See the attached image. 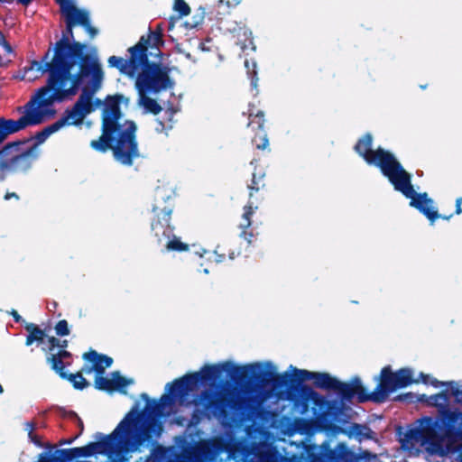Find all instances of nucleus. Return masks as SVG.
Wrapping results in <instances>:
<instances>
[{
  "label": "nucleus",
  "instance_id": "1",
  "mask_svg": "<svg viewBox=\"0 0 462 462\" xmlns=\"http://www.w3.org/2000/svg\"><path fill=\"white\" fill-rule=\"evenodd\" d=\"M86 46L79 42H69L63 36L56 42L51 60L35 62L38 70L48 74L46 86L37 91L43 121L53 116V105L74 96L80 86L81 94L71 108L57 120L64 125H79L93 111L92 99L101 88L104 72L97 57L85 54Z\"/></svg>",
  "mask_w": 462,
  "mask_h": 462
},
{
  "label": "nucleus",
  "instance_id": "2",
  "mask_svg": "<svg viewBox=\"0 0 462 462\" xmlns=\"http://www.w3.org/2000/svg\"><path fill=\"white\" fill-rule=\"evenodd\" d=\"M293 374H282L267 369L262 363H253L244 365H235L226 361L215 365H205L198 372L188 373L166 384V393L159 400H153L146 395V441L152 433H162V429L158 425L155 431L152 416L162 418L169 415L174 406L190 403L189 395L200 385L219 378L226 373L231 380L245 389H272L286 393V399L292 402L291 393H298V387L305 385L304 382L312 381L305 378V373H313L305 369L293 367Z\"/></svg>",
  "mask_w": 462,
  "mask_h": 462
},
{
  "label": "nucleus",
  "instance_id": "3",
  "mask_svg": "<svg viewBox=\"0 0 462 462\" xmlns=\"http://www.w3.org/2000/svg\"><path fill=\"white\" fill-rule=\"evenodd\" d=\"M418 401L437 408L435 417L420 418L417 427L409 429L405 439L420 446L432 454H443L459 441L462 433V381H448L440 393L419 396Z\"/></svg>",
  "mask_w": 462,
  "mask_h": 462
},
{
  "label": "nucleus",
  "instance_id": "4",
  "mask_svg": "<svg viewBox=\"0 0 462 462\" xmlns=\"http://www.w3.org/2000/svg\"><path fill=\"white\" fill-rule=\"evenodd\" d=\"M372 147L373 135L366 133L357 140L354 150L368 165L377 167L396 191L410 199V207L425 216L431 225L439 218L449 220L452 217L453 214L440 215L434 207V200L427 192L415 191L411 183V174L403 168L393 152L382 147L375 150Z\"/></svg>",
  "mask_w": 462,
  "mask_h": 462
},
{
  "label": "nucleus",
  "instance_id": "5",
  "mask_svg": "<svg viewBox=\"0 0 462 462\" xmlns=\"http://www.w3.org/2000/svg\"><path fill=\"white\" fill-rule=\"evenodd\" d=\"M99 437L102 439L100 441L60 450V458L66 462L76 457L103 454L107 457V462H125V456L138 450L144 442V409L134 406L111 434H99Z\"/></svg>",
  "mask_w": 462,
  "mask_h": 462
},
{
  "label": "nucleus",
  "instance_id": "6",
  "mask_svg": "<svg viewBox=\"0 0 462 462\" xmlns=\"http://www.w3.org/2000/svg\"><path fill=\"white\" fill-rule=\"evenodd\" d=\"M122 96H108L102 112V135L93 140L91 147L99 152L113 151L115 159L130 166L140 153L136 141V125L131 120H124L120 109Z\"/></svg>",
  "mask_w": 462,
  "mask_h": 462
},
{
  "label": "nucleus",
  "instance_id": "7",
  "mask_svg": "<svg viewBox=\"0 0 462 462\" xmlns=\"http://www.w3.org/2000/svg\"><path fill=\"white\" fill-rule=\"evenodd\" d=\"M211 389L203 390L195 402L208 418L229 420L233 416H247L255 410V400L238 392L229 382L218 383L214 388L217 390Z\"/></svg>",
  "mask_w": 462,
  "mask_h": 462
},
{
  "label": "nucleus",
  "instance_id": "8",
  "mask_svg": "<svg viewBox=\"0 0 462 462\" xmlns=\"http://www.w3.org/2000/svg\"><path fill=\"white\" fill-rule=\"evenodd\" d=\"M162 204V207L155 204L152 208L154 217L151 223V245L162 253L188 251L189 245L173 234L174 227L171 226L173 206L168 200Z\"/></svg>",
  "mask_w": 462,
  "mask_h": 462
},
{
  "label": "nucleus",
  "instance_id": "9",
  "mask_svg": "<svg viewBox=\"0 0 462 462\" xmlns=\"http://www.w3.org/2000/svg\"><path fill=\"white\" fill-rule=\"evenodd\" d=\"M305 378L312 379L316 388L334 391L342 402H350L355 396L361 403L374 402L373 392L367 393L358 376L353 377L349 382H341L337 377L326 372L305 373Z\"/></svg>",
  "mask_w": 462,
  "mask_h": 462
},
{
  "label": "nucleus",
  "instance_id": "10",
  "mask_svg": "<svg viewBox=\"0 0 462 462\" xmlns=\"http://www.w3.org/2000/svg\"><path fill=\"white\" fill-rule=\"evenodd\" d=\"M298 393H291L292 396V403L296 410L301 414L306 413L310 404H312L313 413L316 416L323 419L330 418L335 421L346 423V420H340V415L343 412V407L341 404L336 402L328 400L325 396L319 393L312 387L305 384L301 387L297 388Z\"/></svg>",
  "mask_w": 462,
  "mask_h": 462
},
{
  "label": "nucleus",
  "instance_id": "11",
  "mask_svg": "<svg viewBox=\"0 0 462 462\" xmlns=\"http://www.w3.org/2000/svg\"><path fill=\"white\" fill-rule=\"evenodd\" d=\"M129 58L111 56L108 65L116 68L121 73L130 78L136 76L135 87L138 91V103L144 106V35H142L136 45L128 49Z\"/></svg>",
  "mask_w": 462,
  "mask_h": 462
},
{
  "label": "nucleus",
  "instance_id": "12",
  "mask_svg": "<svg viewBox=\"0 0 462 462\" xmlns=\"http://www.w3.org/2000/svg\"><path fill=\"white\" fill-rule=\"evenodd\" d=\"M419 381L413 379V373L411 368L404 367L393 372L390 365L382 368L379 376V383L373 391L375 403L384 402L389 394L398 389L405 388Z\"/></svg>",
  "mask_w": 462,
  "mask_h": 462
},
{
  "label": "nucleus",
  "instance_id": "13",
  "mask_svg": "<svg viewBox=\"0 0 462 462\" xmlns=\"http://www.w3.org/2000/svg\"><path fill=\"white\" fill-rule=\"evenodd\" d=\"M23 116L17 119L0 118V143H2L8 135L17 133L28 126L37 125L43 122V113L41 111L40 102L35 97L18 108Z\"/></svg>",
  "mask_w": 462,
  "mask_h": 462
},
{
  "label": "nucleus",
  "instance_id": "14",
  "mask_svg": "<svg viewBox=\"0 0 462 462\" xmlns=\"http://www.w3.org/2000/svg\"><path fill=\"white\" fill-rule=\"evenodd\" d=\"M171 68L164 62V55L151 56L146 53V93H159L171 89Z\"/></svg>",
  "mask_w": 462,
  "mask_h": 462
},
{
  "label": "nucleus",
  "instance_id": "15",
  "mask_svg": "<svg viewBox=\"0 0 462 462\" xmlns=\"http://www.w3.org/2000/svg\"><path fill=\"white\" fill-rule=\"evenodd\" d=\"M23 142H13L0 150V179L8 172L23 171L30 167L32 152L23 150Z\"/></svg>",
  "mask_w": 462,
  "mask_h": 462
},
{
  "label": "nucleus",
  "instance_id": "16",
  "mask_svg": "<svg viewBox=\"0 0 462 462\" xmlns=\"http://www.w3.org/2000/svg\"><path fill=\"white\" fill-rule=\"evenodd\" d=\"M242 444L224 437H215L200 442L194 449V457L200 462H216L223 453L234 454Z\"/></svg>",
  "mask_w": 462,
  "mask_h": 462
},
{
  "label": "nucleus",
  "instance_id": "17",
  "mask_svg": "<svg viewBox=\"0 0 462 462\" xmlns=\"http://www.w3.org/2000/svg\"><path fill=\"white\" fill-rule=\"evenodd\" d=\"M247 116V127L254 133L251 142L257 150L264 151L269 149V139L265 129L264 112L258 109L254 104H249L247 112L243 116Z\"/></svg>",
  "mask_w": 462,
  "mask_h": 462
},
{
  "label": "nucleus",
  "instance_id": "18",
  "mask_svg": "<svg viewBox=\"0 0 462 462\" xmlns=\"http://www.w3.org/2000/svg\"><path fill=\"white\" fill-rule=\"evenodd\" d=\"M48 361L51 363L52 369L55 370L60 377L71 382L76 389L82 390L88 385V383L81 373L67 374L64 371L65 367L71 364V354L69 352L60 350L58 354H53L48 357Z\"/></svg>",
  "mask_w": 462,
  "mask_h": 462
},
{
  "label": "nucleus",
  "instance_id": "19",
  "mask_svg": "<svg viewBox=\"0 0 462 462\" xmlns=\"http://www.w3.org/2000/svg\"><path fill=\"white\" fill-rule=\"evenodd\" d=\"M60 5V13L66 21L67 32L73 40L72 28L77 25L83 26L89 20L88 11L78 9L71 0H55Z\"/></svg>",
  "mask_w": 462,
  "mask_h": 462
},
{
  "label": "nucleus",
  "instance_id": "20",
  "mask_svg": "<svg viewBox=\"0 0 462 462\" xmlns=\"http://www.w3.org/2000/svg\"><path fill=\"white\" fill-rule=\"evenodd\" d=\"M83 358L89 363L86 364L82 371L86 374L95 372L97 375L103 374L105 370L112 365L113 359L105 355H99L96 351H90L83 355Z\"/></svg>",
  "mask_w": 462,
  "mask_h": 462
},
{
  "label": "nucleus",
  "instance_id": "21",
  "mask_svg": "<svg viewBox=\"0 0 462 462\" xmlns=\"http://www.w3.org/2000/svg\"><path fill=\"white\" fill-rule=\"evenodd\" d=\"M163 30L164 27L162 23H157L153 29L149 27L146 34V53H149V55H164L161 50L165 44L163 40Z\"/></svg>",
  "mask_w": 462,
  "mask_h": 462
},
{
  "label": "nucleus",
  "instance_id": "22",
  "mask_svg": "<svg viewBox=\"0 0 462 462\" xmlns=\"http://www.w3.org/2000/svg\"><path fill=\"white\" fill-rule=\"evenodd\" d=\"M127 384L126 379L122 377L118 372L111 373L106 376H103V374L97 375L95 380L96 388L109 393L122 391Z\"/></svg>",
  "mask_w": 462,
  "mask_h": 462
},
{
  "label": "nucleus",
  "instance_id": "23",
  "mask_svg": "<svg viewBox=\"0 0 462 462\" xmlns=\"http://www.w3.org/2000/svg\"><path fill=\"white\" fill-rule=\"evenodd\" d=\"M257 203L254 199H248L247 204L244 207L242 214V222L239 224L241 229L240 236L251 243L253 233L248 232L247 229L252 226V216L254 214L255 209L258 208Z\"/></svg>",
  "mask_w": 462,
  "mask_h": 462
},
{
  "label": "nucleus",
  "instance_id": "24",
  "mask_svg": "<svg viewBox=\"0 0 462 462\" xmlns=\"http://www.w3.org/2000/svg\"><path fill=\"white\" fill-rule=\"evenodd\" d=\"M265 174L263 172L254 171L252 175L251 182L247 185L249 190L248 199L260 202L264 198L266 184L264 181Z\"/></svg>",
  "mask_w": 462,
  "mask_h": 462
},
{
  "label": "nucleus",
  "instance_id": "25",
  "mask_svg": "<svg viewBox=\"0 0 462 462\" xmlns=\"http://www.w3.org/2000/svg\"><path fill=\"white\" fill-rule=\"evenodd\" d=\"M244 462H270L271 454L258 445L242 447Z\"/></svg>",
  "mask_w": 462,
  "mask_h": 462
},
{
  "label": "nucleus",
  "instance_id": "26",
  "mask_svg": "<svg viewBox=\"0 0 462 462\" xmlns=\"http://www.w3.org/2000/svg\"><path fill=\"white\" fill-rule=\"evenodd\" d=\"M172 11L176 14L171 15L169 18L168 31L173 30L176 23L179 20L182 19L183 17L188 16L191 12V8L185 0H174L173 4H172Z\"/></svg>",
  "mask_w": 462,
  "mask_h": 462
},
{
  "label": "nucleus",
  "instance_id": "27",
  "mask_svg": "<svg viewBox=\"0 0 462 462\" xmlns=\"http://www.w3.org/2000/svg\"><path fill=\"white\" fill-rule=\"evenodd\" d=\"M335 431L341 432L348 437H356V438H364V439H371L372 438V430L367 426L364 424L359 423H352L348 429H343L340 427H334L333 428Z\"/></svg>",
  "mask_w": 462,
  "mask_h": 462
},
{
  "label": "nucleus",
  "instance_id": "28",
  "mask_svg": "<svg viewBox=\"0 0 462 462\" xmlns=\"http://www.w3.org/2000/svg\"><path fill=\"white\" fill-rule=\"evenodd\" d=\"M25 329L28 332L26 337V346H31L33 342L42 343L45 337V333L37 325L33 323H27Z\"/></svg>",
  "mask_w": 462,
  "mask_h": 462
},
{
  "label": "nucleus",
  "instance_id": "29",
  "mask_svg": "<svg viewBox=\"0 0 462 462\" xmlns=\"http://www.w3.org/2000/svg\"><path fill=\"white\" fill-rule=\"evenodd\" d=\"M207 15V8L199 5L196 10L189 21L185 22L187 29H195L200 27L205 21Z\"/></svg>",
  "mask_w": 462,
  "mask_h": 462
},
{
  "label": "nucleus",
  "instance_id": "30",
  "mask_svg": "<svg viewBox=\"0 0 462 462\" xmlns=\"http://www.w3.org/2000/svg\"><path fill=\"white\" fill-rule=\"evenodd\" d=\"M338 448H330L328 446H324V457L325 462H341L343 459V451L346 449V446L343 443L337 445Z\"/></svg>",
  "mask_w": 462,
  "mask_h": 462
},
{
  "label": "nucleus",
  "instance_id": "31",
  "mask_svg": "<svg viewBox=\"0 0 462 462\" xmlns=\"http://www.w3.org/2000/svg\"><path fill=\"white\" fill-rule=\"evenodd\" d=\"M40 427H44L43 423H40L34 420L27 421L24 424V429L28 432V438L32 443L39 448L43 447V443L41 441L39 436L34 433V430Z\"/></svg>",
  "mask_w": 462,
  "mask_h": 462
},
{
  "label": "nucleus",
  "instance_id": "32",
  "mask_svg": "<svg viewBox=\"0 0 462 462\" xmlns=\"http://www.w3.org/2000/svg\"><path fill=\"white\" fill-rule=\"evenodd\" d=\"M305 462H325L323 447H308L306 449Z\"/></svg>",
  "mask_w": 462,
  "mask_h": 462
},
{
  "label": "nucleus",
  "instance_id": "33",
  "mask_svg": "<svg viewBox=\"0 0 462 462\" xmlns=\"http://www.w3.org/2000/svg\"><path fill=\"white\" fill-rule=\"evenodd\" d=\"M60 129V124L58 122H54L53 124L48 125L42 131L38 132L35 135V140L38 143H43L51 134L57 132Z\"/></svg>",
  "mask_w": 462,
  "mask_h": 462
},
{
  "label": "nucleus",
  "instance_id": "34",
  "mask_svg": "<svg viewBox=\"0 0 462 462\" xmlns=\"http://www.w3.org/2000/svg\"><path fill=\"white\" fill-rule=\"evenodd\" d=\"M64 417L70 420L71 422H73L74 424H76L79 429V432L78 435H76L73 439H70L69 440H65L63 443H71L76 438H78L79 435H80L82 432H83V430H84V425H83V421L81 420V419L78 416V414L72 411H67L64 413Z\"/></svg>",
  "mask_w": 462,
  "mask_h": 462
},
{
  "label": "nucleus",
  "instance_id": "35",
  "mask_svg": "<svg viewBox=\"0 0 462 462\" xmlns=\"http://www.w3.org/2000/svg\"><path fill=\"white\" fill-rule=\"evenodd\" d=\"M161 110L162 106L155 99L146 97V113L157 115Z\"/></svg>",
  "mask_w": 462,
  "mask_h": 462
},
{
  "label": "nucleus",
  "instance_id": "36",
  "mask_svg": "<svg viewBox=\"0 0 462 462\" xmlns=\"http://www.w3.org/2000/svg\"><path fill=\"white\" fill-rule=\"evenodd\" d=\"M55 331L58 336H67L69 334V325L65 319L60 320L55 326Z\"/></svg>",
  "mask_w": 462,
  "mask_h": 462
},
{
  "label": "nucleus",
  "instance_id": "37",
  "mask_svg": "<svg viewBox=\"0 0 462 462\" xmlns=\"http://www.w3.org/2000/svg\"><path fill=\"white\" fill-rule=\"evenodd\" d=\"M48 342L50 345V350H53L55 347H59V348H61V350H64V348H66L68 346L67 340H65V339L62 340V345H60V339H58L54 337H49Z\"/></svg>",
  "mask_w": 462,
  "mask_h": 462
},
{
  "label": "nucleus",
  "instance_id": "38",
  "mask_svg": "<svg viewBox=\"0 0 462 462\" xmlns=\"http://www.w3.org/2000/svg\"><path fill=\"white\" fill-rule=\"evenodd\" d=\"M0 47L3 48L4 54L9 55L13 52L12 46L5 41V38L3 34V32L0 31Z\"/></svg>",
  "mask_w": 462,
  "mask_h": 462
},
{
  "label": "nucleus",
  "instance_id": "39",
  "mask_svg": "<svg viewBox=\"0 0 462 462\" xmlns=\"http://www.w3.org/2000/svg\"><path fill=\"white\" fill-rule=\"evenodd\" d=\"M14 56V51L9 55H5L3 51V48L0 47V65L5 66L12 61V57Z\"/></svg>",
  "mask_w": 462,
  "mask_h": 462
},
{
  "label": "nucleus",
  "instance_id": "40",
  "mask_svg": "<svg viewBox=\"0 0 462 462\" xmlns=\"http://www.w3.org/2000/svg\"><path fill=\"white\" fill-rule=\"evenodd\" d=\"M216 261L217 263H221L226 259V254L223 252V248L220 245H217L215 249Z\"/></svg>",
  "mask_w": 462,
  "mask_h": 462
},
{
  "label": "nucleus",
  "instance_id": "41",
  "mask_svg": "<svg viewBox=\"0 0 462 462\" xmlns=\"http://www.w3.org/2000/svg\"><path fill=\"white\" fill-rule=\"evenodd\" d=\"M82 27L92 38L97 34V30L90 24V19L87 22V24H84Z\"/></svg>",
  "mask_w": 462,
  "mask_h": 462
},
{
  "label": "nucleus",
  "instance_id": "42",
  "mask_svg": "<svg viewBox=\"0 0 462 462\" xmlns=\"http://www.w3.org/2000/svg\"><path fill=\"white\" fill-rule=\"evenodd\" d=\"M433 387L435 388H439V387H444V389H447V383H448V381L447 382H442V381H439L438 379L436 378H433L430 381V383Z\"/></svg>",
  "mask_w": 462,
  "mask_h": 462
},
{
  "label": "nucleus",
  "instance_id": "43",
  "mask_svg": "<svg viewBox=\"0 0 462 462\" xmlns=\"http://www.w3.org/2000/svg\"><path fill=\"white\" fill-rule=\"evenodd\" d=\"M241 0H219L218 1V6H220L222 4L226 3L227 7H236L240 4Z\"/></svg>",
  "mask_w": 462,
  "mask_h": 462
},
{
  "label": "nucleus",
  "instance_id": "44",
  "mask_svg": "<svg viewBox=\"0 0 462 462\" xmlns=\"http://www.w3.org/2000/svg\"><path fill=\"white\" fill-rule=\"evenodd\" d=\"M461 205H462V197H458L456 199V210H455L456 215H460L462 213Z\"/></svg>",
  "mask_w": 462,
  "mask_h": 462
},
{
  "label": "nucleus",
  "instance_id": "45",
  "mask_svg": "<svg viewBox=\"0 0 462 462\" xmlns=\"http://www.w3.org/2000/svg\"><path fill=\"white\" fill-rule=\"evenodd\" d=\"M11 315L14 317V319L16 323H21L24 321L23 318L18 314V312L14 310L11 311Z\"/></svg>",
  "mask_w": 462,
  "mask_h": 462
},
{
  "label": "nucleus",
  "instance_id": "46",
  "mask_svg": "<svg viewBox=\"0 0 462 462\" xmlns=\"http://www.w3.org/2000/svg\"><path fill=\"white\" fill-rule=\"evenodd\" d=\"M420 378H421V381H422L423 383L427 384V383H430V381H429L430 376L428 374L420 373Z\"/></svg>",
  "mask_w": 462,
  "mask_h": 462
},
{
  "label": "nucleus",
  "instance_id": "47",
  "mask_svg": "<svg viewBox=\"0 0 462 462\" xmlns=\"http://www.w3.org/2000/svg\"><path fill=\"white\" fill-rule=\"evenodd\" d=\"M408 396H411V393H407V394H400L396 397V400H399V401H403L405 400Z\"/></svg>",
  "mask_w": 462,
  "mask_h": 462
},
{
  "label": "nucleus",
  "instance_id": "48",
  "mask_svg": "<svg viewBox=\"0 0 462 462\" xmlns=\"http://www.w3.org/2000/svg\"><path fill=\"white\" fill-rule=\"evenodd\" d=\"M23 5H28L32 0H17Z\"/></svg>",
  "mask_w": 462,
  "mask_h": 462
},
{
  "label": "nucleus",
  "instance_id": "49",
  "mask_svg": "<svg viewBox=\"0 0 462 462\" xmlns=\"http://www.w3.org/2000/svg\"><path fill=\"white\" fill-rule=\"evenodd\" d=\"M18 198V196L15 194V193H7L5 196V199H9L10 198Z\"/></svg>",
  "mask_w": 462,
  "mask_h": 462
},
{
  "label": "nucleus",
  "instance_id": "50",
  "mask_svg": "<svg viewBox=\"0 0 462 462\" xmlns=\"http://www.w3.org/2000/svg\"><path fill=\"white\" fill-rule=\"evenodd\" d=\"M235 257H236V255H235V252H234V251L229 252V254H228V258H229L230 260H233V259H235Z\"/></svg>",
  "mask_w": 462,
  "mask_h": 462
},
{
  "label": "nucleus",
  "instance_id": "51",
  "mask_svg": "<svg viewBox=\"0 0 462 462\" xmlns=\"http://www.w3.org/2000/svg\"><path fill=\"white\" fill-rule=\"evenodd\" d=\"M170 462H183V461L181 459H176V460L170 461Z\"/></svg>",
  "mask_w": 462,
  "mask_h": 462
},
{
  "label": "nucleus",
  "instance_id": "52",
  "mask_svg": "<svg viewBox=\"0 0 462 462\" xmlns=\"http://www.w3.org/2000/svg\"><path fill=\"white\" fill-rule=\"evenodd\" d=\"M266 366H267V367H270V368H273V366H272L271 363H267V364H266Z\"/></svg>",
  "mask_w": 462,
  "mask_h": 462
},
{
  "label": "nucleus",
  "instance_id": "53",
  "mask_svg": "<svg viewBox=\"0 0 462 462\" xmlns=\"http://www.w3.org/2000/svg\"><path fill=\"white\" fill-rule=\"evenodd\" d=\"M48 55H49V52L45 54L44 60H46L48 58Z\"/></svg>",
  "mask_w": 462,
  "mask_h": 462
},
{
  "label": "nucleus",
  "instance_id": "54",
  "mask_svg": "<svg viewBox=\"0 0 462 462\" xmlns=\"http://www.w3.org/2000/svg\"><path fill=\"white\" fill-rule=\"evenodd\" d=\"M459 441H462V433H461V435L459 436Z\"/></svg>",
  "mask_w": 462,
  "mask_h": 462
},
{
  "label": "nucleus",
  "instance_id": "55",
  "mask_svg": "<svg viewBox=\"0 0 462 462\" xmlns=\"http://www.w3.org/2000/svg\"><path fill=\"white\" fill-rule=\"evenodd\" d=\"M0 393H3L2 385L0 384Z\"/></svg>",
  "mask_w": 462,
  "mask_h": 462
},
{
  "label": "nucleus",
  "instance_id": "56",
  "mask_svg": "<svg viewBox=\"0 0 462 462\" xmlns=\"http://www.w3.org/2000/svg\"><path fill=\"white\" fill-rule=\"evenodd\" d=\"M145 461H146V462H148V461H149V457H146Z\"/></svg>",
  "mask_w": 462,
  "mask_h": 462
},
{
  "label": "nucleus",
  "instance_id": "57",
  "mask_svg": "<svg viewBox=\"0 0 462 462\" xmlns=\"http://www.w3.org/2000/svg\"><path fill=\"white\" fill-rule=\"evenodd\" d=\"M460 460H461V462H462V454H460Z\"/></svg>",
  "mask_w": 462,
  "mask_h": 462
}]
</instances>
